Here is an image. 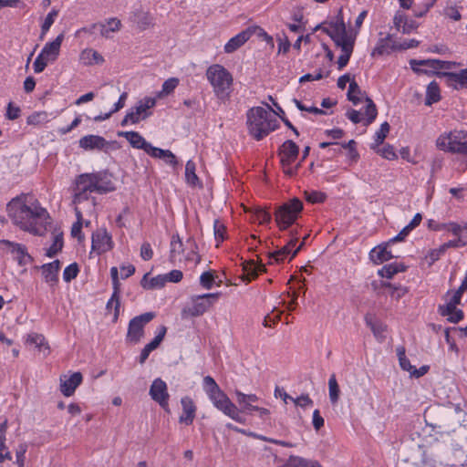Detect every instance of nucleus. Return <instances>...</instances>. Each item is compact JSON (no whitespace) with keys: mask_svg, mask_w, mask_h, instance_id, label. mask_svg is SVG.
<instances>
[{"mask_svg":"<svg viewBox=\"0 0 467 467\" xmlns=\"http://www.w3.org/2000/svg\"><path fill=\"white\" fill-rule=\"evenodd\" d=\"M6 211L15 225L35 235L43 234L45 223L49 218L47 211L41 207L39 202L28 199L26 194L13 198L7 203Z\"/></svg>","mask_w":467,"mask_h":467,"instance_id":"1","label":"nucleus"},{"mask_svg":"<svg viewBox=\"0 0 467 467\" xmlns=\"http://www.w3.org/2000/svg\"><path fill=\"white\" fill-rule=\"evenodd\" d=\"M327 23H322L315 27V31L321 29L329 36L335 45L341 48L342 54L338 57L337 66L341 70L347 66L354 49L356 33L347 31L346 24L343 19L342 9H339L335 21L328 23L329 26H325Z\"/></svg>","mask_w":467,"mask_h":467,"instance_id":"2","label":"nucleus"},{"mask_svg":"<svg viewBox=\"0 0 467 467\" xmlns=\"http://www.w3.org/2000/svg\"><path fill=\"white\" fill-rule=\"evenodd\" d=\"M266 106L267 109L251 108L246 113L248 132L256 140H262L279 127L277 119L271 114L273 109L268 104Z\"/></svg>","mask_w":467,"mask_h":467,"instance_id":"3","label":"nucleus"},{"mask_svg":"<svg viewBox=\"0 0 467 467\" xmlns=\"http://www.w3.org/2000/svg\"><path fill=\"white\" fill-rule=\"evenodd\" d=\"M205 75L215 96L222 100L229 99L234 81L232 74L223 66L213 64L208 67Z\"/></svg>","mask_w":467,"mask_h":467,"instance_id":"4","label":"nucleus"},{"mask_svg":"<svg viewBox=\"0 0 467 467\" xmlns=\"http://www.w3.org/2000/svg\"><path fill=\"white\" fill-rule=\"evenodd\" d=\"M436 146L445 151L467 155V131L452 130L440 135Z\"/></svg>","mask_w":467,"mask_h":467,"instance_id":"5","label":"nucleus"},{"mask_svg":"<svg viewBox=\"0 0 467 467\" xmlns=\"http://www.w3.org/2000/svg\"><path fill=\"white\" fill-rule=\"evenodd\" d=\"M302 210L303 202L297 198H293L279 206L275 213V219L279 229L284 231L292 225L297 220Z\"/></svg>","mask_w":467,"mask_h":467,"instance_id":"6","label":"nucleus"},{"mask_svg":"<svg viewBox=\"0 0 467 467\" xmlns=\"http://www.w3.org/2000/svg\"><path fill=\"white\" fill-rule=\"evenodd\" d=\"M213 406L223 414L239 423H244L245 419L240 415L237 406L231 401L228 396L220 389L207 393Z\"/></svg>","mask_w":467,"mask_h":467,"instance_id":"7","label":"nucleus"},{"mask_svg":"<svg viewBox=\"0 0 467 467\" xmlns=\"http://www.w3.org/2000/svg\"><path fill=\"white\" fill-rule=\"evenodd\" d=\"M63 40L64 34H60L52 42H48L44 46L34 62L33 67L35 73H41L49 62L57 60Z\"/></svg>","mask_w":467,"mask_h":467,"instance_id":"8","label":"nucleus"},{"mask_svg":"<svg viewBox=\"0 0 467 467\" xmlns=\"http://www.w3.org/2000/svg\"><path fill=\"white\" fill-rule=\"evenodd\" d=\"M439 421L434 427L443 428L446 431H454L457 427L461 426L462 417L467 414L460 407H441L436 410Z\"/></svg>","mask_w":467,"mask_h":467,"instance_id":"9","label":"nucleus"},{"mask_svg":"<svg viewBox=\"0 0 467 467\" xmlns=\"http://www.w3.org/2000/svg\"><path fill=\"white\" fill-rule=\"evenodd\" d=\"M299 154V147L291 140H285L280 147L278 155L284 172L292 177L296 174V167H292V163L296 160Z\"/></svg>","mask_w":467,"mask_h":467,"instance_id":"10","label":"nucleus"},{"mask_svg":"<svg viewBox=\"0 0 467 467\" xmlns=\"http://www.w3.org/2000/svg\"><path fill=\"white\" fill-rule=\"evenodd\" d=\"M154 312H146L130 320L126 339L138 343L144 337V327L155 317Z\"/></svg>","mask_w":467,"mask_h":467,"instance_id":"11","label":"nucleus"},{"mask_svg":"<svg viewBox=\"0 0 467 467\" xmlns=\"http://www.w3.org/2000/svg\"><path fill=\"white\" fill-rule=\"evenodd\" d=\"M155 105L156 99L153 98H145L144 99L140 100L139 103L124 116L121 120V126H126L129 123L136 124L140 119H147L151 115V112H150L149 109L153 108Z\"/></svg>","mask_w":467,"mask_h":467,"instance_id":"12","label":"nucleus"},{"mask_svg":"<svg viewBox=\"0 0 467 467\" xmlns=\"http://www.w3.org/2000/svg\"><path fill=\"white\" fill-rule=\"evenodd\" d=\"M90 173H82L75 180L73 203L78 204L88 200L91 192H96Z\"/></svg>","mask_w":467,"mask_h":467,"instance_id":"13","label":"nucleus"},{"mask_svg":"<svg viewBox=\"0 0 467 467\" xmlns=\"http://www.w3.org/2000/svg\"><path fill=\"white\" fill-rule=\"evenodd\" d=\"M220 293H209L197 296L192 299V306L189 308V314L199 317L205 313L219 298Z\"/></svg>","mask_w":467,"mask_h":467,"instance_id":"14","label":"nucleus"},{"mask_svg":"<svg viewBox=\"0 0 467 467\" xmlns=\"http://www.w3.org/2000/svg\"><path fill=\"white\" fill-rule=\"evenodd\" d=\"M0 248L9 251L20 265H26L33 260L24 244L2 239L0 240Z\"/></svg>","mask_w":467,"mask_h":467,"instance_id":"15","label":"nucleus"},{"mask_svg":"<svg viewBox=\"0 0 467 467\" xmlns=\"http://www.w3.org/2000/svg\"><path fill=\"white\" fill-rule=\"evenodd\" d=\"M150 396L151 399L158 402L159 405L166 411H170L169 409V393L167 384L161 379H155L150 388Z\"/></svg>","mask_w":467,"mask_h":467,"instance_id":"16","label":"nucleus"},{"mask_svg":"<svg viewBox=\"0 0 467 467\" xmlns=\"http://www.w3.org/2000/svg\"><path fill=\"white\" fill-rule=\"evenodd\" d=\"M118 136L125 138L133 148L143 150L150 156L153 150L157 151V147L148 142L138 131H119Z\"/></svg>","mask_w":467,"mask_h":467,"instance_id":"17","label":"nucleus"},{"mask_svg":"<svg viewBox=\"0 0 467 467\" xmlns=\"http://www.w3.org/2000/svg\"><path fill=\"white\" fill-rule=\"evenodd\" d=\"M439 78H443L448 87L454 89L467 88V68L459 72H437Z\"/></svg>","mask_w":467,"mask_h":467,"instance_id":"18","label":"nucleus"},{"mask_svg":"<svg viewBox=\"0 0 467 467\" xmlns=\"http://www.w3.org/2000/svg\"><path fill=\"white\" fill-rule=\"evenodd\" d=\"M91 178L96 192L99 194L108 193L115 191L116 187L111 180V174L106 171L91 172Z\"/></svg>","mask_w":467,"mask_h":467,"instance_id":"19","label":"nucleus"},{"mask_svg":"<svg viewBox=\"0 0 467 467\" xmlns=\"http://www.w3.org/2000/svg\"><path fill=\"white\" fill-rule=\"evenodd\" d=\"M410 67L414 72L417 73H427V70L420 69L416 67L415 66H427L431 69H445L449 70L455 67L457 64L451 61H443L439 59H424V60H415L411 59L410 61Z\"/></svg>","mask_w":467,"mask_h":467,"instance_id":"20","label":"nucleus"},{"mask_svg":"<svg viewBox=\"0 0 467 467\" xmlns=\"http://www.w3.org/2000/svg\"><path fill=\"white\" fill-rule=\"evenodd\" d=\"M92 250L98 254L109 251L112 248L111 236L106 230H99L92 234Z\"/></svg>","mask_w":467,"mask_h":467,"instance_id":"21","label":"nucleus"},{"mask_svg":"<svg viewBox=\"0 0 467 467\" xmlns=\"http://www.w3.org/2000/svg\"><path fill=\"white\" fill-rule=\"evenodd\" d=\"M83 379L80 372H74L69 377H60V391L66 397H70L74 394L76 389L81 384Z\"/></svg>","mask_w":467,"mask_h":467,"instance_id":"22","label":"nucleus"},{"mask_svg":"<svg viewBox=\"0 0 467 467\" xmlns=\"http://www.w3.org/2000/svg\"><path fill=\"white\" fill-rule=\"evenodd\" d=\"M109 142L99 135H86L79 140V147L85 150H104Z\"/></svg>","mask_w":467,"mask_h":467,"instance_id":"23","label":"nucleus"},{"mask_svg":"<svg viewBox=\"0 0 467 467\" xmlns=\"http://www.w3.org/2000/svg\"><path fill=\"white\" fill-rule=\"evenodd\" d=\"M236 402L239 404V411H255L258 410V406L254 405L259 400V398L255 394H244L240 390L235 391Z\"/></svg>","mask_w":467,"mask_h":467,"instance_id":"24","label":"nucleus"},{"mask_svg":"<svg viewBox=\"0 0 467 467\" xmlns=\"http://www.w3.org/2000/svg\"><path fill=\"white\" fill-rule=\"evenodd\" d=\"M166 332H167V327L165 326H161L159 328V333L155 336V337L150 343H148L142 348L140 358H139V362L140 364H143L149 358V355L150 354V352L159 347L161 342L163 340V338L166 335Z\"/></svg>","mask_w":467,"mask_h":467,"instance_id":"25","label":"nucleus"},{"mask_svg":"<svg viewBox=\"0 0 467 467\" xmlns=\"http://www.w3.org/2000/svg\"><path fill=\"white\" fill-rule=\"evenodd\" d=\"M181 403L182 406V413L179 418V421L190 425L195 418L196 407L192 400L189 397H183L181 400Z\"/></svg>","mask_w":467,"mask_h":467,"instance_id":"26","label":"nucleus"},{"mask_svg":"<svg viewBox=\"0 0 467 467\" xmlns=\"http://www.w3.org/2000/svg\"><path fill=\"white\" fill-rule=\"evenodd\" d=\"M364 319L366 325L371 329L374 337L378 340L383 341L386 337L385 332L387 330V326L381 321L378 320L375 316L371 314H367Z\"/></svg>","mask_w":467,"mask_h":467,"instance_id":"27","label":"nucleus"},{"mask_svg":"<svg viewBox=\"0 0 467 467\" xmlns=\"http://www.w3.org/2000/svg\"><path fill=\"white\" fill-rule=\"evenodd\" d=\"M253 32L250 29L244 30L229 39L224 45L225 53H233L249 40Z\"/></svg>","mask_w":467,"mask_h":467,"instance_id":"28","label":"nucleus"},{"mask_svg":"<svg viewBox=\"0 0 467 467\" xmlns=\"http://www.w3.org/2000/svg\"><path fill=\"white\" fill-rule=\"evenodd\" d=\"M389 241L386 244H379L377 247H374L370 253L369 256L370 259L377 265L382 264L386 261L390 260L393 258V254L390 251L388 250V246L389 244Z\"/></svg>","mask_w":467,"mask_h":467,"instance_id":"29","label":"nucleus"},{"mask_svg":"<svg viewBox=\"0 0 467 467\" xmlns=\"http://www.w3.org/2000/svg\"><path fill=\"white\" fill-rule=\"evenodd\" d=\"M59 265V260H55L52 263L45 264L42 265L43 275L47 283H49L53 285L57 282Z\"/></svg>","mask_w":467,"mask_h":467,"instance_id":"30","label":"nucleus"},{"mask_svg":"<svg viewBox=\"0 0 467 467\" xmlns=\"http://www.w3.org/2000/svg\"><path fill=\"white\" fill-rule=\"evenodd\" d=\"M393 44H397L392 40V36L388 34L385 37H380L371 52V56H382L388 54L389 50H395L392 47Z\"/></svg>","mask_w":467,"mask_h":467,"instance_id":"31","label":"nucleus"},{"mask_svg":"<svg viewBox=\"0 0 467 467\" xmlns=\"http://www.w3.org/2000/svg\"><path fill=\"white\" fill-rule=\"evenodd\" d=\"M79 58L86 66L100 65L104 62V57L92 48L84 49L80 53Z\"/></svg>","mask_w":467,"mask_h":467,"instance_id":"32","label":"nucleus"},{"mask_svg":"<svg viewBox=\"0 0 467 467\" xmlns=\"http://www.w3.org/2000/svg\"><path fill=\"white\" fill-rule=\"evenodd\" d=\"M99 27L100 31V35L105 38L110 37L111 32H118L120 30L121 27V22L118 18H109L107 21V24L99 23Z\"/></svg>","mask_w":467,"mask_h":467,"instance_id":"33","label":"nucleus"},{"mask_svg":"<svg viewBox=\"0 0 467 467\" xmlns=\"http://www.w3.org/2000/svg\"><path fill=\"white\" fill-rule=\"evenodd\" d=\"M284 467H322L317 461L307 460L303 457L291 455Z\"/></svg>","mask_w":467,"mask_h":467,"instance_id":"34","label":"nucleus"},{"mask_svg":"<svg viewBox=\"0 0 467 467\" xmlns=\"http://www.w3.org/2000/svg\"><path fill=\"white\" fill-rule=\"evenodd\" d=\"M183 244L179 234H174L171 241L170 259L171 262L181 261V255L183 254Z\"/></svg>","mask_w":467,"mask_h":467,"instance_id":"35","label":"nucleus"},{"mask_svg":"<svg viewBox=\"0 0 467 467\" xmlns=\"http://www.w3.org/2000/svg\"><path fill=\"white\" fill-rule=\"evenodd\" d=\"M405 270L406 266L403 264L391 263L385 265L381 269L378 271V274L381 277L390 279L394 275L400 272H404Z\"/></svg>","mask_w":467,"mask_h":467,"instance_id":"36","label":"nucleus"},{"mask_svg":"<svg viewBox=\"0 0 467 467\" xmlns=\"http://www.w3.org/2000/svg\"><path fill=\"white\" fill-rule=\"evenodd\" d=\"M26 341L33 344L39 351H42L45 356L49 353V347L43 335L37 333H31L28 335Z\"/></svg>","mask_w":467,"mask_h":467,"instance_id":"37","label":"nucleus"},{"mask_svg":"<svg viewBox=\"0 0 467 467\" xmlns=\"http://www.w3.org/2000/svg\"><path fill=\"white\" fill-rule=\"evenodd\" d=\"M441 99L440 88L437 82L431 81L426 90L425 104L431 106Z\"/></svg>","mask_w":467,"mask_h":467,"instance_id":"38","label":"nucleus"},{"mask_svg":"<svg viewBox=\"0 0 467 467\" xmlns=\"http://www.w3.org/2000/svg\"><path fill=\"white\" fill-rule=\"evenodd\" d=\"M150 156L156 159L163 160L167 164L175 167L178 164V161L176 156L170 150H162L157 148V151L154 150L151 152Z\"/></svg>","mask_w":467,"mask_h":467,"instance_id":"39","label":"nucleus"},{"mask_svg":"<svg viewBox=\"0 0 467 467\" xmlns=\"http://www.w3.org/2000/svg\"><path fill=\"white\" fill-rule=\"evenodd\" d=\"M297 238H292L284 247L280 250L269 254V257L275 259V262H280L285 259V256L291 254L292 247L296 244Z\"/></svg>","mask_w":467,"mask_h":467,"instance_id":"40","label":"nucleus"},{"mask_svg":"<svg viewBox=\"0 0 467 467\" xmlns=\"http://www.w3.org/2000/svg\"><path fill=\"white\" fill-rule=\"evenodd\" d=\"M195 171V163L192 160H189L185 165V180L189 185L193 187L200 184V181Z\"/></svg>","mask_w":467,"mask_h":467,"instance_id":"41","label":"nucleus"},{"mask_svg":"<svg viewBox=\"0 0 467 467\" xmlns=\"http://www.w3.org/2000/svg\"><path fill=\"white\" fill-rule=\"evenodd\" d=\"M365 93L361 91L358 83L354 79L351 80L348 91V100H350L354 105H358L359 102H361V97Z\"/></svg>","mask_w":467,"mask_h":467,"instance_id":"42","label":"nucleus"},{"mask_svg":"<svg viewBox=\"0 0 467 467\" xmlns=\"http://www.w3.org/2000/svg\"><path fill=\"white\" fill-rule=\"evenodd\" d=\"M136 22L140 30H146L153 26L152 16L149 13L143 11L136 14Z\"/></svg>","mask_w":467,"mask_h":467,"instance_id":"43","label":"nucleus"},{"mask_svg":"<svg viewBox=\"0 0 467 467\" xmlns=\"http://www.w3.org/2000/svg\"><path fill=\"white\" fill-rule=\"evenodd\" d=\"M380 285L382 288L388 289L389 294L391 296V297L397 300L402 297L408 292L406 287H403L401 285L396 286L388 282H382Z\"/></svg>","mask_w":467,"mask_h":467,"instance_id":"44","label":"nucleus"},{"mask_svg":"<svg viewBox=\"0 0 467 467\" xmlns=\"http://www.w3.org/2000/svg\"><path fill=\"white\" fill-rule=\"evenodd\" d=\"M258 271H265V266L264 265L255 266L253 261L244 263V272L248 281L255 278Z\"/></svg>","mask_w":467,"mask_h":467,"instance_id":"45","label":"nucleus"},{"mask_svg":"<svg viewBox=\"0 0 467 467\" xmlns=\"http://www.w3.org/2000/svg\"><path fill=\"white\" fill-rule=\"evenodd\" d=\"M365 101L367 102L366 110H365V115H366L367 119H366L365 124L369 125L375 120L377 114H378V110H377V107H376L375 103L373 102V100L370 98L366 97Z\"/></svg>","mask_w":467,"mask_h":467,"instance_id":"46","label":"nucleus"},{"mask_svg":"<svg viewBox=\"0 0 467 467\" xmlns=\"http://www.w3.org/2000/svg\"><path fill=\"white\" fill-rule=\"evenodd\" d=\"M328 393L331 403H337L339 398V387L335 374L331 375L328 379Z\"/></svg>","mask_w":467,"mask_h":467,"instance_id":"47","label":"nucleus"},{"mask_svg":"<svg viewBox=\"0 0 467 467\" xmlns=\"http://www.w3.org/2000/svg\"><path fill=\"white\" fill-rule=\"evenodd\" d=\"M58 15V10L52 9L46 16L42 26H41V34H40V39H43L45 35L48 32L51 26L53 25L56 17Z\"/></svg>","mask_w":467,"mask_h":467,"instance_id":"48","label":"nucleus"},{"mask_svg":"<svg viewBox=\"0 0 467 467\" xmlns=\"http://www.w3.org/2000/svg\"><path fill=\"white\" fill-rule=\"evenodd\" d=\"M63 247V237L62 234H57L54 236V241L51 246L47 250L46 255L47 257H54Z\"/></svg>","mask_w":467,"mask_h":467,"instance_id":"49","label":"nucleus"},{"mask_svg":"<svg viewBox=\"0 0 467 467\" xmlns=\"http://www.w3.org/2000/svg\"><path fill=\"white\" fill-rule=\"evenodd\" d=\"M356 146L357 142L354 140H350L346 143H341V148L347 149L348 150V157L353 162H357L359 158V154L356 149Z\"/></svg>","mask_w":467,"mask_h":467,"instance_id":"50","label":"nucleus"},{"mask_svg":"<svg viewBox=\"0 0 467 467\" xmlns=\"http://www.w3.org/2000/svg\"><path fill=\"white\" fill-rule=\"evenodd\" d=\"M213 234L215 240L218 242L216 246H219V244L226 237V228L219 220H215L213 223Z\"/></svg>","mask_w":467,"mask_h":467,"instance_id":"51","label":"nucleus"},{"mask_svg":"<svg viewBox=\"0 0 467 467\" xmlns=\"http://www.w3.org/2000/svg\"><path fill=\"white\" fill-rule=\"evenodd\" d=\"M48 120V114L46 111H38L31 114L27 118L28 125H39Z\"/></svg>","mask_w":467,"mask_h":467,"instance_id":"52","label":"nucleus"},{"mask_svg":"<svg viewBox=\"0 0 467 467\" xmlns=\"http://www.w3.org/2000/svg\"><path fill=\"white\" fill-rule=\"evenodd\" d=\"M389 124L385 121L380 125V128L379 130L376 131L374 140H375V146H379L383 143L385 138L387 137L388 133L389 132Z\"/></svg>","mask_w":467,"mask_h":467,"instance_id":"53","label":"nucleus"},{"mask_svg":"<svg viewBox=\"0 0 467 467\" xmlns=\"http://www.w3.org/2000/svg\"><path fill=\"white\" fill-rule=\"evenodd\" d=\"M179 78H170L166 79L161 88V95H169L174 91V89L179 85Z\"/></svg>","mask_w":467,"mask_h":467,"instance_id":"54","label":"nucleus"},{"mask_svg":"<svg viewBox=\"0 0 467 467\" xmlns=\"http://www.w3.org/2000/svg\"><path fill=\"white\" fill-rule=\"evenodd\" d=\"M112 307L114 308L112 321L115 323L118 321L119 316L120 297L114 298V296L111 295V297L107 302L106 309L109 310Z\"/></svg>","mask_w":467,"mask_h":467,"instance_id":"55","label":"nucleus"},{"mask_svg":"<svg viewBox=\"0 0 467 467\" xmlns=\"http://www.w3.org/2000/svg\"><path fill=\"white\" fill-rule=\"evenodd\" d=\"M187 245L190 246L191 251L187 253L185 255L186 261H195V264H199L201 261V257L197 254V244L192 239L189 238L186 242Z\"/></svg>","mask_w":467,"mask_h":467,"instance_id":"56","label":"nucleus"},{"mask_svg":"<svg viewBox=\"0 0 467 467\" xmlns=\"http://www.w3.org/2000/svg\"><path fill=\"white\" fill-rule=\"evenodd\" d=\"M254 216L260 224L269 223L272 219L271 214L262 207H256L254 210Z\"/></svg>","mask_w":467,"mask_h":467,"instance_id":"57","label":"nucleus"},{"mask_svg":"<svg viewBox=\"0 0 467 467\" xmlns=\"http://www.w3.org/2000/svg\"><path fill=\"white\" fill-rule=\"evenodd\" d=\"M79 272L78 265L77 263H73L67 265L63 272V278L66 282H70L75 279Z\"/></svg>","mask_w":467,"mask_h":467,"instance_id":"58","label":"nucleus"},{"mask_svg":"<svg viewBox=\"0 0 467 467\" xmlns=\"http://www.w3.org/2000/svg\"><path fill=\"white\" fill-rule=\"evenodd\" d=\"M27 444L26 443H20L16 450V464L18 467H24L25 466V461H26V453L27 451Z\"/></svg>","mask_w":467,"mask_h":467,"instance_id":"59","label":"nucleus"},{"mask_svg":"<svg viewBox=\"0 0 467 467\" xmlns=\"http://www.w3.org/2000/svg\"><path fill=\"white\" fill-rule=\"evenodd\" d=\"M306 199L310 203H321L326 200V194L322 192L312 191L305 192Z\"/></svg>","mask_w":467,"mask_h":467,"instance_id":"60","label":"nucleus"},{"mask_svg":"<svg viewBox=\"0 0 467 467\" xmlns=\"http://www.w3.org/2000/svg\"><path fill=\"white\" fill-rule=\"evenodd\" d=\"M214 283V276L213 273L207 271L203 272L200 276V284L205 289H211Z\"/></svg>","mask_w":467,"mask_h":467,"instance_id":"61","label":"nucleus"},{"mask_svg":"<svg viewBox=\"0 0 467 467\" xmlns=\"http://www.w3.org/2000/svg\"><path fill=\"white\" fill-rule=\"evenodd\" d=\"M419 44H420V42L418 40L410 39V40H405L404 42H402L400 44H393L392 47L394 49H398V50H406V49L417 47L419 46Z\"/></svg>","mask_w":467,"mask_h":467,"instance_id":"62","label":"nucleus"},{"mask_svg":"<svg viewBox=\"0 0 467 467\" xmlns=\"http://www.w3.org/2000/svg\"><path fill=\"white\" fill-rule=\"evenodd\" d=\"M380 155L387 160H395L397 159V154L395 152L394 148L391 145H385L380 150H379Z\"/></svg>","mask_w":467,"mask_h":467,"instance_id":"63","label":"nucleus"},{"mask_svg":"<svg viewBox=\"0 0 467 467\" xmlns=\"http://www.w3.org/2000/svg\"><path fill=\"white\" fill-rule=\"evenodd\" d=\"M152 256L153 251L150 244L148 242L143 243L140 247V257L145 261H149Z\"/></svg>","mask_w":467,"mask_h":467,"instance_id":"64","label":"nucleus"}]
</instances>
